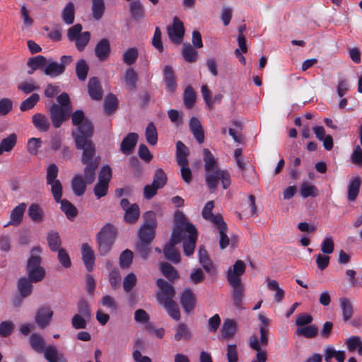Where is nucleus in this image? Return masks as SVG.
Returning <instances> with one entry per match:
<instances>
[{
  "label": "nucleus",
  "mask_w": 362,
  "mask_h": 362,
  "mask_svg": "<svg viewBox=\"0 0 362 362\" xmlns=\"http://www.w3.org/2000/svg\"><path fill=\"white\" fill-rule=\"evenodd\" d=\"M40 252L39 247L33 248L31 257L28 260L27 271L28 279L31 282L40 281L45 275V269L40 266L41 259L38 255Z\"/></svg>",
  "instance_id": "nucleus-7"
},
{
  "label": "nucleus",
  "mask_w": 362,
  "mask_h": 362,
  "mask_svg": "<svg viewBox=\"0 0 362 362\" xmlns=\"http://www.w3.org/2000/svg\"><path fill=\"white\" fill-rule=\"evenodd\" d=\"M72 109L59 107L57 104H52L49 108V116L53 127L59 128L63 122L69 117Z\"/></svg>",
  "instance_id": "nucleus-10"
},
{
  "label": "nucleus",
  "mask_w": 362,
  "mask_h": 362,
  "mask_svg": "<svg viewBox=\"0 0 362 362\" xmlns=\"http://www.w3.org/2000/svg\"><path fill=\"white\" fill-rule=\"evenodd\" d=\"M182 54L185 61L194 62L197 60V51L189 44H184Z\"/></svg>",
  "instance_id": "nucleus-55"
},
{
  "label": "nucleus",
  "mask_w": 362,
  "mask_h": 362,
  "mask_svg": "<svg viewBox=\"0 0 362 362\" xmlns=\"http://www.w3.org/2000/svg\"><path fill=\"white\" fill-rule=\"evenodd\" d=\"M28 215L35 222H40L42 219V211L38 204H33L28 209Z\"/></svg>",
  "instance_id": "nucleus-60"
},
{
  "label": "nucleus",
  "mask_w": 362,
  "mask_h": 362,
  "mask_svg": "<svg viewBox=\"0 0 362 362\" xmlns=\"http://www.w3.org/2000/svg\"><path fill=\"white\" fill-rule=\"evenodd\" d=\"M160 270L163 275L169 281H173L180 277L177 269L168 262L161 263L160 264Z\"/></svg>",
  "instance_id": "nucleus-27"
},
{
  "label": "nucleus",
  "mask_w": 362,
  "mask_h": 362,
  "mask_svg": "<svg viewBox=\"0 0 362 362\" xmlns=\"http://www.w3.org/2000/svg\"><path fill=\"white\" fill-rule=\"evenodd\" d=\"M215 226L219 230V245L221 249H225L229 245V238L226 234L228 229L226 223L223 221L217 223Z\"/></svg>",
  "instance_id": "nucleus-35"
},
{
  "label": "nucleus",
  "mask_w": 362,
  "mask_h": 362,
  "mask_svg": "<svg viewBox=\"0 0 362 362\" xmlns=\"http://www.w3.org/2000/svg\"><path fill=\"white\" fill-rule=\"evenodd\" d=\"M339 302L342 312L343 320L347 322L352 317L354 313L353 303L349 298L346 297L340 298Z\"/></svg>",
  "instance_id": "nucleus-24"
},
{
  "label": "nucleus",
  "mask_w": 362,
  "mask_h": 362,
  "mask_svg": "<svg viewBox=\"0 0 362 362\" xmlns=\"http://www.w3.org/2000/svg\"><path fill=\"white\" fill-rule=\"evenodd\" d=\"M184 104L188 109H191L196 100V94L193 88L191 86H187L184 92Z\"/></svg>",
  "instance_id": "nucleus-56"
},
{
  "label": "nucleus",
  "mask_w": 362,
  "mask_h": 362,
  "mask_svg": "<svg viewBox=\"0 0 362 362\" xmlns=\"http://www.w3.org/2000/svg\"><path fill=\"white\" fill-rule=\"evenodd\" d=\"M84 168V180L87 184H91L95 178V170L98 166V161L96 158L94 160L86 164Z\"/></svg>",
  "instance_id": "nucleus-29"
},
{
  "label": "nucleus",
  "mask_w": 362,
  "mask_h": 362,
  "mask_svg": "<svg viewBox=\"0 0 362 362\" xmlns=\"http://www.w3.org/2000/svg\"><path fill=\"white\" fill-rule=\"evenodd\" d=\"M39 100L40 95L37 93L32 94L30 97L21 103L20 105V110L22 112H24L32 109L37 104Z\"/></svg>",
  "instance_id": "nucleus-57"
},
{
  "label": "nucleus",
  "mask_w": 362,
  "mask_h": 362,
  "mask_svg": "<svg viewBox=\"0 0 362 362\" xmlns=\"http://www.w3.org/2000/svg\"><path fill=\"white\" fill-rule=\"evenodd\" d=\"M93 124L86 122L80 127L78 132H72L76 148L83 151L81 162L83 164H88L95 160L93 157L95 149L92 141L89 139L93 134Z\"/></svg>",
  "instance_id": "nucleus-3"
},
{
  "label": "nucleus",
  "mask_w": 362,
  "mask_h": 362,
  "mask_svg": "<svg viewBox=\"0 0 362 362\" xmlns=\"http://www.w3.org/2000/svg\"><path fill=\"white\" fill-rule=\"evenodd\" d=\"M82 259L88 272L93 269L95 255L93 250L87 243H83L81 247Z\"/></svg>",
  "instance_id": "nucleus-19"
},
{
  "label": "nucleus",
  "mask_w": 362,
  "mask_h": 362,
  "mask_svg": "<svg viewBox=\"0 0 362 362\" xmlns=\"http://www.w3.org/2000/svg\"><path fill=\"white\" fill-rule=\"evenodd\" d=\"M90 35L88 31L81 33L76 38H75L74 40L76 41V47L78 50H83L85 47L90 41Z\"/></svg>",
  "instance_id": "nucleus-59"
},
{
  "label": "nucleus",
  "mask_w": 362,
  "mask_h": 362,
  "mask_svg": "<svg viewBox=\"0 0 362 362\" xmlns=\"http://www.w3.org/2000/svg\"><path fill=\"white\" fill-rule=\"evenodd\" d=\"M246 265L242 260H237L230 267L226 273L227 280L229 284L241 283V276L245 273Z\"/></svg>",
  "instance_id": "nucleus-11"
},
{
  "label": "nucleus",
  "mask_w": 362,
  "mask_h": 362,
  "mask_svg": "<svg viewBox=\"0 0 362 362\" xmlns=\"http://www.w3.org/2000/svg\"><path fill=\"white\" fill-rule=\"evenodd\" d=\"M88 71V66L84 59H80L76 65L77 77L81 81H85Z\"/></svg>",
  "instance_id": "nucleus-58"
},
{
  "label": "nucleus",
  "mask_w": 362,
  "mask_h": 362,
  "mask_svg": "<svg viewBox=\"0 0 362 362\" xmlns=\"http://www.w3.org/2000/svg\"><path fill=\"white\" fill-rule=\"evenodd\" d=\"M203 160L204 162L206 185L210 192H214L220 180L223 188L226 189L230 185V176L229 173L221 169L213 154L207 148L203 150Z\"/></svg>",
  "instance_id": "nucleus-1"
},
{
  "label": "nucleus",
  "mask_w": 362,
  "mask_h": 362,
  "mask_svg": "<svg viewBox=\"0 0 362 362\" xmlns=\"http://www.w3.org/2000/svg\"><path fill=\"white\" fill-rule=\"evenodd\" d=\"M62 17L63 21L67 24L71 25L74 21V4L73 2L69 1L66 4L62 10Z\"/></svg>",
  "instance_id": "nucleus-38"
},
{
  "label": "nucleus",
  "mask_w": 362,
  "mask_h": 362,
  "mask_svg": "<svg viewBox=\"0 0 362 362\" xmlns=\"http://www.w3.org/2000/svg\"><path fill=\"white\" fill-rule=\"evenodd\" d=\"M214 208V202L212 201L208 202L202 212L204 218L210 221L214 225L220 223L223 221V218L220 214L214 215L212 214V209Z\"/></svg>",
  "instance_id": "nucleus-26"
},
{
  "label": "nucleus",
  "mask_w": 362,
  "mask_h": 362,
  "mask_svg": "<svg viewBox=\"0 0 362 362\" xmlns=\"http://www.w3.org/2000/svg\"><path fill=\"white\" fill-rule=\"evenodd\" d=\"M140 215L139 207L136 204H132L129 209L125 211L124 220L130 223H135Z\"/></svg>",
  "instance_id": "nucleus-40"
},
{
  "label": "nucleus",
  "mask_w": 362,
  "mask_h": 362,
  "mask_svg": "<svg viewBox=\"0 0 362 362\" xmlns=\"http://www.w3.org/2000/svg\"><path fill=\"white\" fill-rule=\"evenodd\" d=\"M175 230H180V242H183L184 254L189 257L195 249L197 240V230L194 225L190 223L185 215L180 211H177L174 216Z\"/></svg>",
  "instance_id": "nucleus-2"
},
{
  "label": "nucleus",
  "mask_w": 362,
  "mask_h": 362,
  "mask_svg": "<svg viewBox=\"0 0 362 362\" xmlns=\"http://www.w3.org/2000/svg\"><path fill=\"white\" fill-rule=\"evenodd\" d=\"M175 295V291L173 285L160 279V302H163L168 315L173 319L178 320L180 318V313L177 304L173 300Z\"/></svg>",
  "instance_id": "nucleus-5"
},
{
  "label": "nucleus",
  "mask_w": 362,
  "mask_h": 362,
  "mask_svg": "<svg viewBox=\"0 0 362 362\" xmlns=\"http://www.w3.org/2000/svg\"><path fill=\"white\" fill-rule=\"evenodd\" d=\"M361 179L356 176L351 177L347 185V199L350 202H354L359 193Z\"/></svg>",
  "instance_id": "nucleus-16"
},
{
  "label": "nucleus",
  "mask_w": 362,
  "mask_h": 362,
  "mask_svg": "<svg viewBox=\"0 0 362 362\" xmlns=\"http://www.w3.org/2000/svg\"><path fill=\"white\" fill-rule=\"evenodd\" d=\"M138 56V49L136 47H130L122 54V60L127 65H132L136 62Z\"/></svg>",
  "instance_id": "nucleus-52"
},
{
  "label": "nucleus",
  "mask_w": 362,
  "mask_h": 362,
  "mask_svg": "<svg viewBox=\"0 0 362 362\" xmlns=\"http://www.w3.org/2000/svg\"><path fill=\"white\" fill-rule=\"evenodd\" d=\"M18 289L22 297L25 298L28 296L33 291V286L30 284V281L25 277L19 279Z\"/></svg>",
  "instance_id": "nucleus-41"
},
{
  "label": "nucleus",
  "mask_w": 362,
  "mask_h": 362,
  "mask_svg": "<svg viewBox=\"0 0 362 362\" xmlns=\"http://www.w3.org/2000/svg\"><path fill=\"white\" fill-rule=\"evenodd\" d=\"M230 285L233 289L232 296L234 300V304L235 306H240L243 300L244 286L242 283Z\"/></svg>",
  "instance_id": "nucleus-48"
},
{
  "label": "nucleus",
  "mask_w": 362,
  "mask_h": 362,
  "mask_svg": "<svg viewBox=\"0 0 362 362\" xmlns=\"http://www.w3.org/2000/svg\"><path fill=\"white\" fill-rule=\"evenodd\" d=\"M136 276L134 273L127 274L123 280V288L126 292H129L136 284Z\"/></svg>",
  "instance_id": "nucleus-63"
},
{
  "label": "nucleus",
  "mask_w": 362,
  "mask_h": 362,
  "mask_svg": "<svg viewBox=\"0 0 362 362\" xmlns=\"http://www.w3.org/2000/svg\"><path fill=\"white\" fill-rule=\"evenodd\" d=\"M64 72V65L59 64L56 62H48L46 67L44 69V73L50 76L55 78Z\"/></svg>",
  "instance_id": "nucleus-30"
},
{
  "label": "nucleus",
  "mask_w": 362,
  "mask_h": 362,
  "mask_svg": "<svg viewBox=\"0 0 362 362\" xmlns=\"http://www.w3.org/2000/svg\"><path fill=\"white\" fill-rule=\"evenodd\" d=\"M146 141L151 145H155L158 140V134L156 126L153 122H150L145 131Z\"/></svg>",
  "instance_id": "nucleus-54"
},
{
  "label": "nucleus",
  "mask_w": 362,
  "mask_h": 362,
  "mask_svg": "<svg viewBox=\"0 0 362 362\" xmlns=\"http://www.w3.org/2000/svg\"><path fill=\"white\" fill-rule=\"evenodd\" d=\"M317 327L315 325H308L298 328L296 330V334L306 338H313L317 335Z\"/></svg>",
  "instance_id": "nucleus-47"
},
{
  "label": "nucleus",
  "mask_w": 362,
  "mask_h": 362,
  "mask_svg": "<svg viewBox=\"0 0 362 362\" xmlns=\"http://www.w3.org/2000/svg\"><path fill=\"white\" fill-rule=\"evenodd\" d=\"M139 139V136L136 133H129L122 140L120 144V151L122 153L124 154H129L132 150L134 148L137 141Z\"/></svg>",
  "instance_id": "nucleus-17"
},
{
  "label": "nucleus",
  "mask_w": 362,
  "mask_h": 362,
  "mask_svg": "<svg viewBox=\"0 0 362 362\" xmlns=\"http://www.w3.org/2000/svg\"><path fill=\"white\" fill-rule=\"evenodd\" d=\"M198 256L200 264L203 267L204 269L206 272H211L212 270H214V264L208 255L207 251L203 246L199 247L198 251Z\"/></svg>",
  "instance_id": "nucleus-32"
},
{
  "label": "nucleus",
  "mask_w": 362,
  "mask_h": 362,
  "mask_svg": "<svg viewBox=\"0 0 362 362\" xmlns=\"http://www.w3.org/2000/svg\"><path fill=\"white\" fill-rule=\"evenodd\" d=\"M163 74L167 90L170 93H173L177 88V83L173 67L169 65L165 66L163 70Z\"/></svg>",
  "instance_id": "nucleus-15"
},
{
  "label": "nucleus",
  "mask_w": 362,
  "mask_h": 362,
  "mask_svg": "<svg viewBox=\"0 0 362 362\" xmlns=\"http://www.w3.org/2000/svg\"><path fill=\"white\" fill-rule=\"evenodd\" d=\"M88 91L90 97L95 100H100L103 97V90L100 83L95 77L90 78L88 84Z\"/></svg>",
  "instance_id": "nucleus-21"
},
{
  "label": "nucleus",
  "mask_w": 362,
  "mask_h": 362,
  "mask_svg": "<svg viewBox=\"0 0 362 362\" xmlns=\"http://www.w3.org/2000/svg\"><path fill=\"white\" fill-rule=\"evenodd\" d=\"M195 296L190 288H186L180 296V303L187 313L193 310L195 306Z\"/></svg>",
  "instance_id": "nucleus-14"
},
{
  "label": "nucleus",
  "mask_w": 362,
  "mask_h": 362,
  "mask_svg": "<svg viewBox=\"0 0 362 362\" xmlns=\"http://www.w3.org/2000/svg\"><path fill=\"white\" fill-rule=\"evenodd\" d=\"M17 143V136L13 133L9 134L6 138H4L0 142V156L4 152L9 153L12 151Z\"/></svg>",
  "instance_id": "nucleus-31"
},
{
  "label": "nucleus",
  "mask_w": 362,
  "mask_h": 362,
  "mask_svg": "<svg viewBox=\"0 0 362 362\" xmlns=\"http://www.w3.org/2000/svg\"><path fill=\"white\" fill-rule=\"evenodd\" d=\"M116 236V230L115 227L111 224H106L103 227L101 230L97 235V239H103L105 240L114 243Z\"/></svg>",
  "instance_id": "nucleus-33"
},
{
  "label": "nucleus",
  "mask_w": 362,
  "mask_h": 362,
  "mask_svg": "<svg viewBox=\"0 0 362 362\" xmlns=\"http://www.w3.org/2000/svg\"><path fill=\"white\" fill-rule=\"evenodd\" d=\"M144 223L140 227L138 233L139 241L151 243L155 236V230L157 226L156 214L153 211L144 213Z\"/></svg>",
  "instance_id": "nucleus-6"
},
{
  "label": "nucleus",
  "mask_w": 362,
  "mask_h": 362,
  "mask_svg": "<svg viewBox=\"0 0 362 362\" xmlns=\"http://www.w3.org/2000/svg\"><path fill=\"white\" fill-rule=\"evenodd\" d=\"M71 119L73 124L74 126H77V129L72 132H78L80 130V127L86 122L92 124L90 120L85 119L84 114L82 110L75 111L71 115Z\"/></svg>",
  "instance_id": "nucleus-50"
},
{
  "label": "nucleus",
  "mask_w": 362,
  "mask_h": 362,
  "mask_svg": "<svg viewBox=\"0 0 362 362\" xmlns=\"http://www.w3.org/2000/svg\"><path fill=\"white\" fill-rule=\"evenodd\" d=\"M32 122L34 127L40 132H48L51 126L48 117L42 113L33 115Z\"/></svg>",
  "instance_id": "nucleus-18"
},
{
  "label": "nucleus",
  "mask_w": 362,
  "mask_h": 362,
  "mask_svg": "<svg viewBox=\"0 0 362 362\" xmlns=\"http://www.w3.org/2000/svg\"><path fill=\"white\" fill-rule=\"evenodd\" d=\"M14 329V324L13 322L6 320L0 323V337H7L13 332Z\"/></svg>",
  "instance_id": "nucleus-64"
},
{
  "label": "nucleus",
  "mask_w": 362,
  "mask_h": 362,
  "mask_svg": "<svg viewBox=\"0 0 362 362\" xmlns=\"http://www.w3.org/2000/svg\"><path fill=\"white\" fill-rule=\"evenodd\" d=\"M181 238L180 230H175L174 227L169 241L163 245V256L173 264H177L181 262V254L176 247V245L180 243Z\"/></svg>",
  "instance_id": "nucleus-8"
},
{
  "label": "nucleus",
  "mask_w": 362,
  "mask_h": 362,
  "mask_svg": "<svg viewBox=\"0 0 362 362\" xmlns=\"http://www.w3.org/2000/svg\"><path fill=\"white\" fill-rule=\"evenodd\" d=\"M131 15L134 19H139L143 17L144 8L139 0L133 1L130 4Z\"/></svg>",
  "instance_id": "nucleus-51"
},
{
  "label": "nucleus",
  "mask_w": 362,
  "mask_h": 362,
  "mask_svg": "<svg viewBox=\"0 0 362 362\" xmlns=\"http://www.w3.org/2000/svg\"><path fill=\"white\" fill-rule=\"evenodd\" d=\"M53 311L49 307L45 306L39 308L36 313L35 322L40 329L47 327L52 318Z\"/></svg>",
  "instance_id": "nucleus-13"
},
{
  "label": "nucleus",
  "mask_w": 362,
  "mask_h": 362,
  "mask_svg": "<svg viewBox=\"0 0 362 362\" xmlns=\"http://www.w3.org/2000/svg\"><path fill=\"white\" fill-rule=\"evenodd\" d=\"M46 64L47 59L42 55H37L28 59L27 65L32 69L31 71H28V74H31L35 70L45 66Z\"/></svg>",
  "instance_id": "nucleus-44"
},
{
  "label": "nucleus",
  "mask_w": 362,
  "mask_h": 362,
  "mask_svg": "<svg viewBox=\"0 0 362 362\" xmlns=\"http://www.w3.org/2000/svg\"><path fill=\"white\" fill-rule=\"evenodd\" d=\"M133 259V252L127 249L123 251L119 256V266L122 268H127L132 264Z\"/></svg>",
  "instance_id": "nucleus-62"
},
{
  "label": "nucleus",
  "mask_w": 362,
  "mask_h": 362,
  "mask_svg": "<svg viewBox=\"0 0 362 362\" xmlns=\"http://www.w3.org/2000/svg\"><path fill=\"white\" fill-rule=\"evenodd\" d=\"M168 34L170 40L175 44H180L185 35L182 22L177 17L173 18V23L168 28Z\"/></svg>",
  "instance_id": "nucleus-12"
},
{
  "label": "nucleus",
  "mask_w": 362,
  "mask_h": 362,
  "mask_svg": "<svg viewBox=\"0 0 362 362\" xmlns=\"http://www.w3.org/2000/svg\"><path fill=\"white\" fill-rule=\"evenodd\" d=\"M236 323L234 320L226 319L221 328V336L224 339L231 338L235 332Z\"/></svg>",
  "instance_id": "nucleus-34"
},
{
  "label": "nucleus",
  "mask_w": 362,
  "mask_h": 362,
  "mask_svg": "<svg viewBox=\"0 0 362 362\" xmlns=\"http://www.w3.org/2000/svg\"><path fill=\"white\" fill-rule=\"evenodd\" d=\"M346 344L349 351H354L356 349L359 355H362V341L359 337L353 336L346 339Z\"/></svg>",
  "instance_id": "nucleus-45"
},
{
  "label": "nucleus",
  "mask_w": 362,
  "mask_h": 362,
  "mask_svg": "<svg viewBox=\"0 0 362 362\" xmlns=\"http://www.w3.org/2000/svg\"><path fill=\"white\" fill-rule=\"evenodd\" d=\"M86 185L81 175H75L71 180V188L74 194L78 197L82 196L86 191Z\"/></svg>",
  "instance_id": "nucleus-28"
},
{
  "label": "nucleus",
  "mask_w": 362,
  "mask_h": 362,
  "mask_svg": "<svg viewBox=\"0 0 362 362\" xmlns=\"http://www.w3.org/2000/svg\"><path fill=\"white\" fill-rule=\"evenodd\" d=\"M118 104L116 96L113 94H109L104 101V109L107 115L112 114L117 108Z\"/></svg>",
  "instance_id": "nucleus-46"
},
{
  "label": "nucleus",
  "mask_w": 362,
  "mask_h": 362,
  "mask_svg": "<svg viewBox=\"0 0 362 362\" xmlns=\"http://www.w3.org/2000/svg\"><path fill=\"white\" fill-rule=\"evenodd\" d=\"M158 188V170L156 171L152 185L145 186L144 189V197L147 199H151L157 192Z\"/></svg>",
  "instance_id": "nucleus-42"
},
{
  "label": "nucleus",
  "mask_w": 362,
  "mask_h": 362,
  "mask_svg": "<svg viewBox=\"0 0 362 362\" xmlns=\"http://www.w3.org/2000/svg\"><path fill=\"white\" fill-rule=\"evenodd\" d=\"M47 240L49 249L56 252L61 249V238L59 233L56 231L51 230L47 233Z\"/></svg>",
  "instance_id": "nucleus-36"
},
{
  "label": "nucleus",
  "mask_w": 362,
  "mask_h": 362,
  "mask_svg": "<svg viewBox=\"0 0 362 362\" xmlns=\"http://www.w3.org/2000/svg\"><path fill=\"white\" fill-rule=\"evenodd\" d=\"M191 331L185 324H180L176 327V332L174 335L175 340L177 341L182 339L188 341L191 339Z\"/></svg>",
  "instance_id": "nucleus-37"
},
{
  "label": "nucleus",
  "mask_w": 362,
  "mask_h": 362,
  "mask_svg": "<svg viewBox=\"0 0 362 362\" xmlns=\"http://www.w3.org/2000/svg\"><path fill=\"white\" fill-rule=\"evenodd\" d=\"M300 195L303 198H307L308 197H315L318 195L317 188L313 185H310L308 182H303L300 187Z\"/></svg>",
  "instance_id": "nucleus-53"
},
{
  "label": "nucleus",
  "mask_w": 362,
  "mask_h": 362,
  "mask_svg": "<svg viewBox=\"0 0 362 362\" xmlns=\"http://www.w3.org/2000/svg\"><path fill=\"white\" fill-rule=\"evenodd\" d=\"M137 81V74L133 70L132 68H129L124 75V81L126 85L130 88L134 89L136 86V82Z\"/></svg>",
  "instance_id": "nucleus-61"
},
{
  "label": "nucleus",
  "mask_w": 362,
  "mask_h": 362,
  "mask_svg": "<svg viewBox=\"0 0 362 362\" xmlns=\"http://www.w3.org/2000/svg\"><path fill=\"white\" fill-rule=\"evenodd\" d=\"M58 203L61 204V209L64 212L67 218L71 220L76 217L77 209L70 202L61 198Z\"/></svg>",
  "instance_id": "nucleus-39"
},
{
  "label": "nucleus",
  "mask_w": 362,
  "mask_h": 362,
  "mask_svg": "<svg viewBox=\"0 0 362 362\" xmlns=\"http://www.w3.org/2000/svg\"><path fill=\"white\" fill-rule=\"evenodd\" d=\"M47 184L50 185L51 192L54 200L59 202L62 197V185L57 179L59 169L56 164L52 163L49 165L46 170Z\"/></svg>",
  "instance_id": "nucleus-9"
},
{
  "label": "nucleus",
  "mask_w": 362,
  "mask_h": 362,
  "mask_svg": "<svg viewBox=\"0 0 362 362\" xmlns=\"http://www.w3.org/2000/svg\"><path fill=\"white\" fill-rule=\"evenodd\" d=\"M92 13L95 20H100L105 11L104 0H92Z\"/></svg>",
  "instance_id": "nucleus-43"
},
{
  "label": "nucleus",
  "mask_w": 362,
  "mask_h": 362,
  "mask_svg": "<svg viewBox=\"0 0 362 362\" xmlns=\"http://www.w3.org/2000/svg\"><path fill=\"white\" fill-rule=\"evenodd\" d=\"M189 148L180 141L176 144V161L178 165H188Z\"/></svg>",
  "instance_id": "nucleus-22"
},
{
  "label": "nucleus",
  "mask_w": 362,
  "mask_h": 362,
  "mask_svg": "<svg viewBox=\"0 0 362 362\" xmlns=\"http://www.w3.org/2000/svg\"><path fill=\"white\" fill-rule=\"evenodd\" d=\"M25 209L26 204L24 203H21L16 206L11 213L9 223L5 225V227L9 224L18 226L23 220Z\"/></svg>",
  "instance_id": "nucleus-25"
},
{
  "label": "nucleus",
  "mask_w": 362,
  "mask_h": 362,
  "mask_svg": "<svg viewBox=\"0 0 362 362\" xmlns=\"http://www.w3.org/2000/svg\"><path fill=\"white\" fill-rule=\"evenodd\" d=\"M267 286L269 290L275 291L274 299L276 302H280L284 297V291L279 286V283L276 280L268 279L267 280Z\"/></svg>",
  "instance_id": "nucleus-49"
},
{
  "label": "nucleus",
  "mask_w": 362,
  "mask_h": 362,
  "mask_svg": "<svg viewBox=\"0 0 362 362\" xmlns=\"http://www.w3.org/2000/svg\"><path fill=\"white\" fill-rule=\"evenodd\" d=\"M110 54V44L107 39L98 42L95 48V54L100 61H105Z\"/></svg>",
  "instance_id": "nucleus-20"
},
{
  "label": "nucleus",
  "mask_w": 362,
  "mask_h": 362,
  "mask_svg": "<svg viewBox=\"0 0 362 362\" xmlns=\"http://www.w3.org/2000/svg\"><path fill=\"white\" fill-rule=\"evenodd\" d=\"M189 126V129L197 141L200 144H202L204 141V133L199 119L195 117H192L190 119Z\"/></svg>",
  "instance_id": "nucleus-23"
},
{
  "label": "nucleus",
  "mask_w": 362,
  "mask_h": 362,
  "mask_svg": "<svg viewBox=\"0 0 362 362\" xmlns=\"http://www.w3.org/2000/svg\"><path fill=\"white\" fill-rule=\"evenodd\" d=\"M32 349L38 354H43L48 362H67L63 354L59 353L55 345L45 346V340L40 334H32L29 339Z\"/></svg>",
  "instance_id": "nucleus-4"
}]
</instances>
